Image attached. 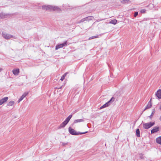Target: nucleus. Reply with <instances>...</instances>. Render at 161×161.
<instances>
[{
    "mask_svg": "<svg viewBox=\"0 0 161 161\" xmlns=\"http://www.w3.org/2000/svg\"><path fill=\"white\" fill-rule=\"evenodd\" d=\"M72 114L69 115L65 120L61 124L58 126V129H60L61 128L64 127L68 123L70 119L72 118Z\"/></svg>",
    "mask_w": 161,
    "mask_h": 161,
    "instance_id": "nucleus-1",
    "label": "nucleus"
},
{
    "mask_svg": "<svg viewBox=\"0 0 161 161\" xmlns=\"http://www.w3.org/2000/svg\"><path fill=\"white\" fill-rule=\"evenodd\" d=\"M69 133L73 135H78L79 134L81 135L86 133L88 131H86L84 132H76L74 129H72L71 127H69L68 129Z\"/></svg>",
    "mask_w": 161,
    "mask_h": 161,
    "instance_id": "nucleus-2",
    "label": "nucleus"
},
{
    "mask_svg": "<svg viewBox=\"0 0 161 161\" xmlns=\"http://www.w3.org/2000/svg\"><path fill=\"white\" fill-rule=\"evenodd\" d=\"M42 9L47 10H56L58 9V8L57 7L53 6L50 5H44L42 6Z\"/></svg>",
    "mask_w": 161,
    "mask_h": 161,
    "instance_id": "nucleus-3",
    "label": "nucleus"
},
{
    "mask_svg": "<svg viewBox=\"0 0 161 161\" xmlns=\"http://www.w3.org/2000/svg\"><path fill=\"white\" fill-rule=\"evenodd\" d=\"M2 36L6 39H9L11 38L16 39L15 37L13 35L7 33L6 32H3L2 33Z\"/></svg>",
    "mask_w": 161,
    "mask_h": 161,
    "instance_id": "nucleus-4",
    "label": "nucleus"
},
{
    "mask_svg": "<svg viewBox=\"0 0 161 161\" xmlns=\"http://www.w3.org/2000/svg\"><path fill=\"white\" fill-rule=\"evenodd\" d=\"M155 124L154 122H150L147 123H143L142 125L143 127L145 129H148L153 126Z\"/></svg>",
    "mask_w": 161,
    "mask_h": 161,
    "instance_id": "nucleus-5",
    "label": "nucleus"
},
{
    "mask_svg": "<svg viewBox=\"0 0 161 161\" xmlns=\"http://www.w3.org/2000/svg\"><path fill=\"white\" fill-rule=\"evenodd\" d=\"M114 97H112L109 101L103 105V107L104 108L108 107L114 101Z\"/></svg>",
    "mask_w": 161,
    "mask_h": 161,
    "instance_id": "nucleus-6",
    "label": "nucleus"
},
{
    "mask_svg": "<svg viewBox=\"0 0 161 161\" xmlns=\"http://www.w3.org/2000/svg\"><path fill=\"white\" fill-rule=\"evenodd\" d=\"M11 15L9 14H5V13H0V18L1 19H4L9 17Z\"/></svg>",
    "mask_w": 161,
    "mask_h": 161,
    "instance_id": "nucleus-7",
    "label": "nucleus"
},
{
    "mask_svg": "<svg viewBox=\"0 0 161 161\" xmlns=\"http://www.w3.org/2000/svg\"><path fill=\"white\" fill-rule=\"evenodd\" d=\"M8 99V97H5L2 99H0V105L7 101Z\"/></svg>",
    "mask_w": 161,
    "mask_h": 161,
    "instance_id": "nucleus-8",
    "label": "nucleus"
},
{
    "mask_svg": "<svg viewBox=\"0 0 161 161\" xmlns=\"http://www.w3.org/2000/svg\"><path fill=\"white\" fill-rule=\"evenodd\" d=\"M159 127H158L155 126L153 127V129L151 130V133L153 134L157 132L159 130Z\"/></svg>",
    "mask_w": 161,
    "mask_h": 161,
    "instance_id": "nucleus-9",
    "label": "nucleus"
},
{
    "mask_svg": "<svg viewBox=\"0 0 161 161\" xmlns=\"http://www.w3.org/2000/svg\"><path fill=\"white\" fill-rule=\"evenodd\" d=\"M28 92H25L22 96L20 97L18 101V102L19 103L21 101H22L25 97V96L28 94Z\"/></svg>",
    "mask_w": 161,
    "mask_h": 161,
    "instance_id": "nucleus-10",
    "label": "nucleus"
},
{
    "mask_svg": "<svg viewBox=\"0 0 161 161\" xmlns=\"http://www.w3.org/2000/svg\"><path fill=\"white\" fill-rule=\"evenodd\" d=\"M156 96L159 98H161V90H158L156 94Z\"/></svg>",
    "mask_w": 161,
    "mask_h": 161,
    "instance_id": "nucleus-11",
    "label": "nucleus"
},
{
    "mask_svg": "<svg viewBox=\"0 0 161 161\" xmlns=\"http://www.w3.org/2000/svg\"><path fill=\"white\" fill-rule=\"evenodd\" d=\"M151 99H150V101L148 102L147 105V106L146 108L144 110V111L146 110L147 108H149L152 107V104L151 103Z\"/></svg>",
    "mask_w": 161,
    "mask_h": 161,
    "instance_id": "nucleus-12",
    "label": "nucleus"
},
{
    "mask_svg": "<svg viewBox=\"0 0 161 161\" xmlns=\"http://www.w3.org/2000/svg\"><path fill=\"white\" fill-rule=\"evenodd\" d=\"M19 73V69H14L13 70V74L16 75H18Z\"/></svg>",
    "mask_w": 161,
    "mask_h": 161,
    "instance_id": "nucleus-13",
    "label": "nucleus"
},
{
    "mask_svg": "<svg viewBox=\"0 0 161 161\" xmlns=\"http://www.w3.org/2000/svg\"><path fill=\"white\" fill-rule=\"evenodd\" d=\"M156 142L158 144L161 145V136L156 138Z\"/></svg>",
    "mask_w": 161,
    "mask_h": 161,
    "instance_id": "nucleus-14",
    "label": "nucleus"
},
{
    "mask_svg": "<svg viewBox=\"0 0 161 161\" xmlns=\"http://www.w3.org/2000/svg\"><path fill=\"white\" fill-rule=\"evenodd\" d=\"M84 121V120L82 119H76L74 121V124H76L78 122H82Z\"/></svg>",
    "mask_w": 161,
    "mask_h": 161,
    "instance_id": "nucleus-15",
    "label": "nucleus"
},
{
    "mask_svg": "<svg viewBox=\"0 0 161 161\" xmlns=\"http://www.w3.org/2000/svg\"><path fill=\"white\" fill-rule=\"evenodd\" d=\"M14 101H11L7 103V106H12L14 104Z\"/></svg>",
    "mask_w": 161,
    "mask_h": 161,
    "instance_id": "nucleus-16",
    "label": "nucleus"
},
{
    "mask_svg": "<svg viewBox=\"0 0 161 161\" xmlns=\"http://www.w3.org/2000/svg\"><path fill=\"white\" fill-rule=\"evenodd\" d=\"M63 47L62 45L61 44H60L57 45L55 47L56 50H58V49Z\"/></svg>",
    "mask_w": 161,
    "mask_h": 161,
    "instance_id": "nucleus-17",
    "label": "nucleus"
},
{
    "mask_svg": "<svg viewBox=\"0 0 161 161\" xmlns=\"http://www.w3.org/2000/svg\"><path fill=\"white\" fill-rule=\"evenodd\" d=\"M136 136L138 137H140V131L139 129H137L136 130Z\"/></svg>",
    "mask_w": 161,
    "mask_h": 161,
    "instance_id": "nucleus-18",
    "label": "nucleus"
},
{
    "mask_svg": "<svg viewBox=\"0 0 161 161\" xmlns=\"http://www.w3.org/2000/svg\"><path fill=\"white\" fill-rule=\"evenodd\" d=\"M117 21L116 19H114V20H111L109 22V23L110 24H113L114 25H115L117 23Z\"/></svg>",
    "mask_w": 161,
    "mask_h": 161,
    "instance_id": "nucleus-19",
    "label": "nucleus"
},
{
    "mask_svg": "<svg viewBox=\"0 0 161 161\" xmlns=\"http://www.w3.org/2000/svg\"><path fill=\"white\" fill-rule=\"evenodd\" d=\"M130 2L129 0H124L121 1V3L123 4L128 3Z\"/></svg>",
    "mask_w": 161,
    "mask_h": 161,
    "instance_id": "nucleus-20",
    "label": "nucleus"
},
{
    "mask_svg": "<svg viewBox=\"0 0 161 161\" xmlns=\"http://www.w3.org/2000/svg\"><path fill=\"white\" fill-rule=\"evenodd\" d=\"M63 47H66L68 45V42L67 41H65L64 43H61Z\"/></svg>",
    "mask_w": 161,
    "mask_h": 161,
    "instance_id": "nucleus-21",
    "label": "nucleus"
},
{
    "mask_svg": "<svg viewBox=\"0 0 161 161\" xmlns=\"http://www.w3.org/2000/svg\"><path fill=\"white\" fill-rule=\"evenodd\" d=\"M98 36H92L90 37L89 38V40H91V39H94V38H98Z\"/></svg>",
    "mask_w": 161,
    "mask_h": 161,
    "instance_id": "nucleus-22",
    "label": "nucleus"
},
{
    "mask_svg": "<svg viewBox=\"0 0 161 161\" xmlns=\"http://www.w3.org/2000/svg\"><path fill=\"white\" fill-rule=\"evenodd\" d=\"M66 73L64 74L63 75H62L61 78L60 80L62 81H63L64 79L65 78V76H66Z\"/></svg>",
    "mask_w": 161,
    "mask_h": 161,
    "instance_id": "nucleus-23",
    "label": "nucleus"
},
{
    "mask_svg": "<svg viewBox=\"0 0 161 161\" xmlns=\"http://www.w3.org/2000/svg\"><path fill=\"white\" fill-rule=\"evenodd\" d=\"M86 18H87V19H86L87 20H92V19L93 18L92 17H91V16L87 17H86Z\"/></svg>",
    "mask_w": 161,
    "mask_h": 161,
    "instance_id": "nucleus-24",
    "label": "nucleus"
},
{
    "mask_svg": "<svg viewBox=\"0 0 161 161\" xmlns=\"http://www.w3.org/2000/svg\"><path fill=\"white\" fill-rule=\"evenodd\" d=\"M155 112V111L154 110H153V112H152L151 114V115L149 116V117L150 118V119H151V118H152V117H153V114H154Z\"/></svg>",
    "mask_w": 161,
    "mask_h": 161,
    "instance_id": "nucleus-25",
    "label": "nucleus"
},
{
    "mask_svg": "<svg viewBox=\"0 0 161 161\" xmlns=\"http://www.w3.org/2000/svg\"><path fill=\"white\" fill-rule=\"evenodd\" d=\"M138 15V12H135L134 14V17H136Z\"/></svg>",
    "mask_w": 161,
    "mask_h": 161,
    "instance_id": "nucleus-26",
    "label": "nucleus"
},
{
    "mask_svg": "<svg viewBox=\"0 0 161 161\" xmlns=\"http://www.w3.org/2000/svg\"><path fill=\"white\" fill-rule=\"evenodd\" d=\"M146 11V10L143 9H142L141 10V13H145V12Z\"/></svg>",
    "mask_w": 161,
    "mask_h": 161,
    "instance_id": "nucleus-27",
    "label": "nucleus"
},
{
    "mask_svg": "<svg viewBox=\"0 0 161 161\" xmlns=\"http://www.w3.org/2000/svg\"><path fill=\"white\" fill-rule=\"evenodd\" d=\"M84 22V20L83 19H81V20H80V21H79L78 23H81V22Z\"/></svg>",
    "mask_w": 161,
    "mask_h": 161,
    "instance_id": "nucleus-28",
    "label": "nucleus"
},
{
    "mask_svg": "<svg viewBox=\"0 0 161 161\" xmlns=\"http://www.w3.org/2000/svg\"><path fill=\"white\" fill-rule=\"evenodd\" d=\"M67 143H62V145H63V146H65V145H67Z\"/></svg>",
    "mask_w": 161,
    "mask_h": 161,
    "instance_id": "nucleus-29",
    "label": "nucleus"
},
{
    "mask_svg": "<svg viewBox=\"0 0 161 161\" xmlns=\"http://www.w3.org/2000/svg\"><path fill=\"white\" fill-rule=\"evenodd\" d=\"M104 19H98V20H97V22H99V21H101L102 20H104Z\"/></svg>",
    "mask_w": 161,
    "mask_h": 161,
    "instance_id": "nucleus-30",
    "label": "nucleus"
},
{
    "mask_svg": "<svg viewBox=\"0 0 161 161\" xmlns=\"http://www.w3.org/2000/svg\"><path fill=\"white\" fill-rule=\"evenodd\" d=\"M87 18H83V19L84 20V21H86V19H87Z\"/></svg>",
    "mask_w": 161,
    "mask_h": 161,
    "instance_id": "nucleus-31",
    "label": "nucleus"
},
{
    "mask_svg": "<svg viewBox=\"0 0 161 161\" xmlns=\"http://www.w3.org/2000/svg\"><path fill=\"white\" fill-rule=\"evenodd\" d=\"M3 70V69L1 68H0V72H1Z\"/></svg>",
    "mask_w": 161,
    "mask_h": 161,
    "instance_id": "nucleus-32",
    "label": "nucleus"
},
{
    "mask_svg": "<svg viewBox=\"0 0 161 161\" xmlns=\"http://www.w3.org/2000/svg\"><path fill=\"white\" fill-rule=\"evenodd\" d=\"M103 108H104L103 107V106H102L100 108V109H102Z\"/></svg>",
    "mask_w": 161,
    "mask_h": 161,
    "instance_id": "nucleus-33",
    "label": "nucleus"
},
{
    "mask_svg": "<svg viewBox=\"0 0 161 161\" xmlns=\"http://www.w3.org/2000/svg\"><path fill=\"white\" fill-rule=\"evenodd\" d=\"M159 120L161 121V116L160 117H159Z\"/></svg>",
    "mask_w": 161,
    "mask_h": 161,
    "instance_id": "nucleus-34",
    "label": "nucleus"
}]
</instances>
